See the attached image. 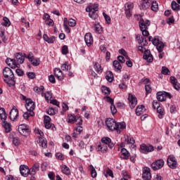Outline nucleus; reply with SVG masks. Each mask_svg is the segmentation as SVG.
<instances>
[{
	"instance_id": "f257e3e1",
	"label": "nucleus",
	"mask_w": 180,
	"mask_h": 180,
	"mask_svg": "<svg viewBox=\"0 0 180 180\" xmlns=\"http://www.w3.org/2000/svg\"><path fill=\"white\" fill-rule=\"evenodd\" d=\"M105 125L108 127V130L114 131L116 130L117 133H122L123 129H126V123L124 122H118L117 123L113 118H108L105 120Z\"/></svg>"
},
{
	"instance_id": "f03ea898",
	"label": "nucleus",
	"mask_w": 180,
	"mask_h": 180,
	"mask_svg": "<svg viewBox=\"0 0 180 180\" xmlns=\"http://www.w3.org/2000/svg\"><path fill=\"white\" fill-rule=\"evenodd\" d=\"M3 76L4 77V82H6L9 86H15L16 82H15V75L9 68H5L3 70Z\"/></svg>"
},
{
	"instance_id": "7ed1b4c3",
	"label": "nucleus",
	"mask_w": 180,
	"mask_h": 180,
	"mask_svg": "<svg viewBox=\"0 0 180 180\" xmlns=\"http://www.w3.org/2000/svg\"><path fill=\"white\" fill-rule=\"evenodd\" d=\"M139 25L143 36H144L145 37H148V36H150V32L148 30V27L151 25V22L150 21V20H144L143 18H141Z\"/></svg>"
},
{
	"instance_id": "20e7f679",
	"label": "nucleus",
	"mask_w": 180,
	"mask_h": 180,
	"mask_svg": "<svg viewBox=\"0 0 180 180\" xmlns=\"http://www.w3.org/2000/svg\"><path fill=\"white\" fill-rule=\"evenodd\" d=\"M138 50L141 53H143V59L148 61V63H153L154 61V58L150 50H146V48L143 47V46H138Z\"/></svg>"
},
{
	"instance_id": "39448f33",
	"label": "nucleus",
	"mask_w": 180,
	"mask_h": 180,
	"mask_svg": "<svg viewBox=\"0 0 180 180\" xmlns=\"http://www.w3.org/2000/svg\"><path fill=\"white\" fill-rule=\"evenodd\" d=\"M18 131L20 134H22V136H25L26 137L30 134L32 131L30 130V127H29V125L22 124L18 126Z\"/></svg>"
},
{
	"instance_id": "423d86ee",
	"label": "nucleus",
	"mask_w": 180,
	"mask_h": 180,
	"mask_svg": "<svg viewBox=\"0 0 180 180\" xmlns=\"http://www.w3.org/2000/svg\"><path fill=\"white\" fill-rule=\"evenodd\" d=\"M25 108L27 112H30V116H34V102L32 100V98H27L25 102Z\"/></svg>"
},
{
	"instance_id": "0eeeda50",
	"label": "nucleus",
	"mask_w": 180,
	"mask_h": 180,
	"mask_svg": "<svg viewBox=\"0 0 180 180\" xmlns=\"http://www.w3.org/2000/svg\"><path fill=\"white\" fill-rule=\"evenodd\" d=\"M167 98L171 99L172 98V96H171L169 93H167L165 91H159L157 93V99L160 102H164V101H167Z\"/></svg>"
},
{
	"instance_id": "6e6552de",
	"label": "nucleus",
	"mask_w": 180,
	"mask_h": 180,
	"mask_svg": "<svg viewBox=\"0 0 180 180\" xmlns=\"http://www.w3.org/2000/svg\"><path fill=\"white\" fill-rule=\"evenodd\" d=\"M153 44L156 46L158 51H161L164 49V43L161 41L160 37H155L153 38Z\"/></svg>"
},
{
	"instance_id": "1a4fd4ad",
	"label": "nucleus",
	"mask_w": 180,
	"mask_h": 180,
	"mask_svg": "<svg viewBox=\"0 0 180 180\" xmlns=\"http://www.w3.org/2000/svg\"><path fill=\"white\" fill-rule=\"evenodd\" d=\"M176 158H175L174 155H170L167 158V165L169 168H172V169H175V168H176Z\"/></svg>"
},
{
	"instance_id": "9d476101",
	"label": "nucleus",
	"mask_w": 180,
	"mask_h": 180,
	"mask_svg": "<svg viewBox=\"0 0 180 180\" xmlns=\"http://www.w3.org/2000/svg\"><path fill=\"white\" fill-rule=\"evenodd\" d=\"M164 164L165 162H164V160L160 159L158 160L151 164V168L153 169V171H158V169H161L162 167H164Z\"/></svg>"
},
{
	"instance_id": "9b49d317",
	"label": "nucleus",
	"mask_w": 180,
	"mask_h": 180,
	"mask_svg": "<svg viewBox=\"0 0 180 180\" xmlns=\"http://www.w3.org/2000/svg\"><path fill=\"white\" fill-rule=\"evenodd\" d=\"M6 63L7 64V65H8V67H11V68H20V64L18 63L15 59H11L8 58L6 60Z\"/></svg>"
},
{
	"instance_id": "f8f14e48",
	"label": "nucleus",
	"mask_w": 180,
	"mask_h": 180,
	"mask_svg": "<svg viewBox=\"0 0 180 180\" xmlns=\"http://www.w3.org/2000/svg\"><path fill=\"white\" fill-rule=\"evenodd\" d=\"M140 151L143 154H148V153H151L154 151V147L153 146H147L146 144L141 145Z\"/></svg>"
},
{
	"instance_id": "ddd939ff",
	"label": "nucleus",
	"mask_w": 180,
	"mask_h": 180,
	"mask_svg": "<svg viewBox=\"0 0 180 180\" xmlns=\"http://www.w3.org/2000/svg\"><path fill=\"white\" fill-rule=\"evenodd\" d=\"M142 178L143 180L151 179V169L149 167H144L143 169Z\"/></svg>"
},
{
	"instance_id": "4468645a",
	"label": "nucleus",
	"mask_w": 180,
	"mask_h": 180,
	"mask_svg": "<svg viewBox=\"0 0 180 180\" xmlns=\"http://www.w3.org/2000/svg\"><path fill=\"white\" fill-rule=\"evenodd\" d=\"M18 117H19V110L18 108H13L10 111V120H12V122H15V120H18Z\"/></svg>"
},
{
	"instance_id": "2eb2a0df",
	"label": "nucleus",
	"mask_w": 180,
	"mask_h": 180,
	"mask_svg": "<svg viewBox=\"0 0 180 180\" xmlns=\"http://www.w3.org/2000/svg\"><path fill=\"white\" fill-rule=\"evenodd\" d=\"M20 172L22 176H28L30 175V169H29V167L26 165H20Z\"/></svg>"
},
{
	"instance_id": "dca6fc26",
	"label": "nucleus",
	"mask_w": 180,
	"mask_h": 180,
	"mask_svg": "<svg viewBox=\"0 0 180 180\" xmlns=\"http://www.w3.org/2000/svg\"><path fill=\"white\" fill-rule=\"evenodd\" d=\"M128 101L129 103V106L131 109H134L136 108V105H137V98L136 96L129 94L128 97Z\"/></svg>"
},
{
	"instance_id": "f3484780",
	"label": "nucleus",
	"mask_w": 180,
	"mask_h": 180,
	"mask_svg": "<svg viewBox=\"0 0 180 180\" xmlns=\"http://www.w3.org/2000/svg\"><path fill=\"white\" fill-rule=\"evenodd\" d=\"M84 41H85L86 46H88V47H89V46L92 45L94 44V37H92V34L86 33L84 35Z\"/></svg>"
},
{
	"instance_id": "a211bd4d",
	"label": "nucleus",
	"mask_w": 180,
	"mask_h": 180,
	"mask_svg": "<svg viewBox=\"0 0 180 180\" xmlns=\"http://www.w3.org/2000/svg\"><path fill=\"white\" fill-rule=\"evenodd\" d=\"M101 143H103V144H105V146L109 147V148H113V147H115V144L112 143V139H110V138L109 137L102 138Z\"/></svg>"
},
{
	"instance_id": "6ab92c4d",
	"label": "nucleus",
	"mask_w": 180,
	"mask_h": 180,
	"mask_svg": "<svg viewBox=\"0 0 180 180\" xmlns=\"http://www.w3.org/2000/svg\"><path fill=\"white\" fill-rule=\"evenodd\" d=\"M53 74L59 81H63L64 79V74H63V71H61L60 68H55Z\"/></svg>"
},
{
	"instance_id": "aec40b11",
	"label": "nucleus",
	"mask_w": 180,
	"mask_h": 180,
	"mask_svg": "<svg viewBox=\"0 0 180 180\" xmlns=\"http://www.w3.org/2000/svg\"><path fill=\"white\" fill-rule=\"evenodd\" d=\"M38 171H40V163L36 162L30 169V175H36Z\"/></svg>"
},
{
	"instance_id": "412c9836",
	"label": "nucleus",
	"mask_w": 180,
	"mask_h": 180,
	"mask_svg": "<svg viewBox=\"0 0 180 180\" xmlns=\"http://www.w3.org/2000/svg\"><path fill=\"white\" fill-rule=\"evenodd\" d=\"M43 20H45V23L48 26H54V21L50 18V15L48 13H44L43 15Z\"/></svg>"
},
{
	"instance_id": "4be33fe9",
	"label": "nucleus",
	"mask_w": 180,
	"mask_h": 180,
	"mask_svg": "<svg viewBox=\"0 0 180 180\" xmlns=\"http://www.w3.org/2000/svg\"><path fill=\"white\" fill-rule=\"evenodd\" d=\"M170 82L172 84L174 89L180 91V84L178 82V79L175 77H170Z\"/></svg>"
},
{
	"instance_id": "5701e85b",
	"label": "nucleus",
	"mask_w": 180,
	"mask_h": 180,
	"mask_svg": "<svg viewBox=\"0 0 180 180\" xmlns=\"http://www.w3.org/2000/svg\"><path fill=\"white\" fill-rule=\"evenodd\" d=\"M15 58H16V63H18V64H23V63H25V53L22 54V53H15Z\"/></svg>"
},
{
	"instance_id": "b1692460",
	"label": "nucleus",
	"mask_w": 180,
	"mask_h": 180,
	"mask_svg": "<svg viewBox=\"0 0 180 180\" xmlns=\"http://www.w3.org/2000/svg\"><path fill=\"white\" fill-rule=\"evenodd\" d=\"M151 5V0H143L142 4H141L140 9H143L146 11V9H148Z\"/></svg>"
},
{
	"instance_id": "393cba45",
	"label": "nucleus",
	"mask_w": 180,
	"mask_h": 180,
	"mask_svg": "<svg viewBox=\"0 0 180 180\" xmlns=\"http://www.w3.org/2000/svg\"><path fill=\"white\" fill-rule=\"evenodd\" d=\"M96 150L100 151V153H108V146L101 142L97 146Z\"/></svg>"
},
{
	"instance_id": "a878e982",
	"label": "nucleus",
	"mask_w": 180,
	"mask_h": 180,
	"mask_svg": "<svg viewBox=\"0 0 180 180\" xmlns=\"http://www.w3.org/2000/svg\"><path fill=\"white\" fill-rule=\"evenodd\" d=\"M43 39L44 41H46V43H49L50 44H52L53 43H54V41H56V37L52 36L51 37H49V36L46 34L43 35Z\"/></svg>"
},
{
	"instance_id": "bb28decb",
	"label": "nucleus",
	"mask_w": 180,
	"mask_h": 180,
	"mask_svg": "<svg viewBox=\"0 0 180 180\" xmlns=\"http://www.w3.org/2000/svg\"><path fill=\"white\" fill-rule=\"evenodd\" d=\"M112 65L116 72H122V65H120V63H119V61L114 60L112 63Z\"/></svg>"
},
{
	"instance_id": "cd10ccee",
	"label": "nucleus",
	"mask_w": 180,
	"mask_h": 180,
	"mask_svg": "<svg viewBox=\"0 0 180 180\" xmlns=\"http://www.w3.org/2000/svg\"><path fill=\"white\" fill-rule=\"evenodd\" d=\"M129 157H130V153L126 148H122L121 150V158L123 160H129Z\"/></svg>"
},
{
	"instance_id": "c85d7f7f",
	"label": "nucleus",
	"mask_w": 180,
	"mask_h": 180,
	"mask_svg": "<svg viewBox=\"0 0 180 180\" xmlns=\"http://www.w3.org/2000/svg\"><path fill=\"white\" fill-rule=\"evenodd\" d=\"M146 112V107L144 105H139L136 109L137 116H141Z\"/></svg>"
},
{
	"instance_id": "c756f323",
	"label": "nucleus",
	"mask_w": 180,
	"mask_h": 180,
	"mask_svg": "<svg viewBox=\"0 0 180 180\" xmlns=\"http://www.w3.org/2000/svg\"><path fill=\"white\" fill-rule=\"evenodd\" d=\"M61 172L65 175H71V169H70V167H68L65 165H63L61 166Z\"/></svg>"
},
{
	"instance_id": "7c9ffc66",
	"label": "nucleus",
	"mask_w": 180,
	"mask_h": 180,
	"mask_svg": "<svg viewBox=\"0 0 180 180\" xmlns=\"http://www.w3.org/2000/svg\"><path fill=\"white\" fill-rule=\"evenodd\" d=\"M37 143L39 144V146H41L43 148H46L47 147V140L43 139V137L39 138Z\"/></svg>"
},
{
	"instance_id": "2f4dec72",
	"label": "nucleus",
	"mask_w": 180,
	"mask_h": 180,
	"mask_svg": "<svg viewBox=\"0 0 180 180\" xmlns=\"http://www.w3.org/2000/svg\"><path fill=\"white\" fill-rule=\"evenodd\" d=\"M6 112H5V108H0V119L2 122H5L6 120Z\"/></svg>"
},
{
	"instance_id": "473e14b6",
	"label": "nucleus",
	"mask_w": 180,
	"mask_h": 180,
	"mask_svg": "<svg viewBox=\"0 0 180 180\" xmlns=\"http://www.w3.org/2000/svg\"><path fill=\"white\" fill-rule=\"evenodd\" d=\"M94 30L96 33H98V34H102V33L103 32L102 26H101V24H99V22L94 24Z\"/></svg>"
},
{
	"instance_id": "72a5a7b5",
	"label": "nucleus",
	"mask_w": 180,
	"mask_h": 180,
	"mask_svg": "<svg viewBox=\"0 0 180 180\" xmlns=\"http://www.w3.org/2000/svg\"><path fill=\"white\" fill-rule=\"evenodd\" d=\"M89 16L91 18L94 19V20H96L98 19V13L95 10H90L89 11Z\"/></svg>"
},
{
	"instance_id": "f704fd0d",
	"label": "nucleus",
	"mask_w": 180,
	"mask_h": 180,
	"mask_svg": "<svg viewBox=\"0 0 180 180\" xmlns=\"http://www.w3.org/2000/svg\"><path fill=\"white\" fill-rule=\"evenodd\" d=\"M113 78V73L112 72L109 71L106 72L105 79H107L108 82H112Z\"/></svg>"
},
{
	"instance_id": "c9c22d12",
	"label": "nucleus",
	"mask_w": 180,
	"mask_h": 180,
	"mask_svg": "<svg viewBox=\"0 0 180 180\" xmlns=\"http://www.w3.org/2000/svg\"><path fill=\"white\" fill-rule=\"evenodd\" d=\"M77 117L72 115H68L67 117L66 121L68 123H70L71 124L75 123V119Z\"/></svg>"
},
{
	"instance_id": "e433bc0d",
	"label": "nucleus",
	"mask_w": 180,
	"mask_h": 180,
	"mask_svg": "<svg viewBox=\"0 0 180 180\" xmlns=\"http://www.w3.org/2000/svg\"><path fill=\"white\" fill-rule=\"evenodd\" d=\"M156 109L158 113V117H159V119H162V117H164V115H165V112H164V108L159 107Z\"/></svg>"
},
{
	"instance_id": "4c0bfd02",
	"label": "nucleus",
	"mask_w": 180,
	"mask_h": 180,
	"mask_svg": "<svg viewBox=\"0 0 180 180\" xmlns=\"http://www.w3.org/2000/svg\"><path fill=\"white\" fill-rule=\"evenodd\" d=\"M44 124V127L46 129H51V130H53V131H56V126L53 124H51V122H45Z\"/></svg>"
},
{
	"instance_id": "58836bf2",
	"label": "nucleus",
	"mask_w": 180,
	"mask_h": 180,
	"mask_svg": "<svg viewBox=\"0 0 180 180\" xmlns=\"http://www.w3.org/2000/svg\"><path fill=\"white\" fill-rule=\"evenodd\" d=\"M41 96H44L46 101H49L53 96L51 95V92L47 91L46 93H41Z\"/></svg>"
},
{
	"instance_id": "ea45409f",
	"label": "nucleus",
	"mask_w": 180,
	"mask_h": 180,
	"mask_svg": "<svg viewBox=\"0 0 180 180\" xmlns=\"http://www.w3.org/2000/svg\"><path fill=\"white\" fill-rule=\"evenodd\" d=\"M91 168V176L92 178H96L98 173L96 172V169H95V167H94V165H91L89 166Z\"/></svg>"
},
{
	"instance_id": "a19ab883",
	"label": "nucleus",
	"mask_w": 180,
	"mask_h": 180,
	"mask_svg": "<svg viewBox=\"0 0 180 180\" xmlns=\"http://www.w3.org/2000/svg\"><path fill=\"white\" fill-rule=\"evenodd\" d=\"M94 70H96V72H98V74H102V66H101L99 63H96L94 64Z\"/></svg>"
},
{
	"instance_id": "79ce46f5",
	"label": "nucleus",
	"mask_w": 180,
	"mask_h": 180,
	"mask_svg": "<svg viewBox=\"0 0 180 180\" xmlns=\"http://www.w3.org/2000/svg\"><path fill=\"white\" fill-rule=\"evenodd\" d=\"M30 63H31L34 67H37V65H40V59L34 58L32 60H30Z\"/></svg>"
},
{
	"instance_id": "37998d69",
	"label": "nucleus",
	"mask_w": 180,
	"mask_h": 180,
	"mask_svg": "<svg viewBox=\"0 0 180 180\" xmlns=\"http://www.w3.org/2000/svg\"><path fill=\"white\" fill-rule=\"evenodd\" d=\"M172 9L173 11H180V6L176 3V1H173L172 2Z\"/></svg>"
},
{
	"instance_id": "c03bdc74",
	"label": "nucleus",
	"mask_w": 180,
	"mask_h": 180,
	"mask_svg": "<svg viewBox=\"0 0 180 180\" xmlns=\"http://www.w3.org/2000/svg\"><path fill=\"white\" fill-rule=\"evenodd\" d=\"M3 123H4V127L5 129L6 133H9V131H11V124L6 122V120L3 122Z\"/></svg>"
},
{
	"instance_id": "a18cd8bd",
	"label": "nucleus",
	"mask_w": 180,
	"mask_h": 180,
	"mask_svg": "<svg viewBox=\"0 0 180 180\" xmlns=\"http://www.w3.org/2000/svg\"><path fill=\"white\" fill-rule=\"evenodd\" d=\"M137 39H138V42L139 43V44H141V46H147V40L144 39V38L143 37H137Z\"/></svg>"
},
{
	"instance_id": "49530a36",
	"label": "nucleus",
	"mask_w": 180,
	"mask_h": 180,
	"mask_svg": "<svg viewBox=\"0 0 180 180\" xmlns=\"http://www.w3.org/2000/svg\"><path fill=\"white\" fill-rule=\"evenodd\" d=\"M133 8H134V4L131 2L125 4V11H133Z\"/></svg>"
},
{
	"instance_id": "de8ad7c7",
	"label": "nucleus",
	"mask_w": 180,
	"mask_h": 180,
	"mask_svg": "<svg viewBox=\"0 0 180 180\" xmlns=\"http://www.w3.org/2000/svg\"><path fill=\"white\" fill-rule=\"evenodd\" d=\"M151 4L152 5L150 8L152 11H153V12H157V11H158V3H157V1H153Z\"/></svg>"
},
{
	"instance_id": "09e8293b",
	"label": "nucleus",
	"mask_w": 180,
	"mask_h": 180,
	"mask_svg": "<svg viewBox=\"0 0 180 180\" xmlns=\"http://www.w3.org/2000/svg\"><path fill=\"white\" fill-rule=\"evenodd\" d=\"M61 70L62 71L68 72L69 70H71V66L68 65V63H65L61 65Z\"/></svg>"
},
{
	"instance_id": "8fccbe9b",
	"label": "nucleus",
	"mask_w": 180,
	"mask_h": 180,
	"mask_svg": "<svg viewBox=\"0 0 180 180\" xmlns=\"http://www.w3.org/2000/svg\"><path fill=\"white\" fill-rule=\"evenodd\" d=\"M125 141L127 144H131L132 146L134 144V143H136V141L133 137H129V136H127L125 139Z\"/></svg>"
},
{
	"instance_id": "3c124183",
	"label": "nucleus",
	"mask_w": 180,
	"mask_h": 180,
	"mask_svg": "<svg viewBox=\"0 0 180 180\" xmlns=\"http://www.w3.org/2000/svg\"><path fill=\"white\" fill-rule=\"evenodd\" d=\"M4 22L2 23L3 26H6V27L11 26V21L8 18L4 17Z\"/></svg>"
},
{
	"instance_id": "603ef678",
	"label": "nucleus",
	"mask_w": 180,
	"mask_h": 180,
	"mask_svg": "<svg viewBox=\"0 0 180 180\" xmlns=\"http://www.w3.org/2000/svg\"><path fill=\"white\" fill-rule=\"evenodd\" d=\"M68 23L69 26H70V27H74L77 25V21H75V20H74L72 18H70L68 20Z\"/></svg>"
},
{
	"instance_id": "864d4df0",
	"label": "nucleus",
	"mask_w": 180,
	"mask_h": 180,
	"mask_svg": "<svg viewBox=\"0 0 180 180\" xmlns=\"http://www.w3.org/2000/svg\"><path fill=\"white\" fill-rule=\"evenodd\" d=\"M104 175L105 178H108V176H111V178H113V171L110 170V169H108Z\"/></svg>"
},
{
	"instance_id": "5fc2aeb1",
	"label": "nucleus",
	"mask_w": 180,
	"mask_h": 180,
	"mask_svg": "<svg viewBox=\"0 0 180 180\" xmlns=\"http://www.w3.org/2000/svg\"><path fill=\"white\" fill-rule=\"evenodd\" d=\"M169 69H168L167 67L163 66L162 68V74H163V75H169Z\"/></svg>"
},
{
	"instance_id": "6e6d98bb",
	"label": "nucleus",
	"mask_w": 180,
	"mask_h": 180,
	"mask_svg": "<svg viewBox=\"0 0 180 180\" xmlns=\"http://www.w3.org/2000/svg\"><path fill=\"white\" fill-rule=\"evenodd\" d=\"M119 53H120V54H122V56H124V57H125V58H127V60H130V58H129V56H127V52H126V51L124 49H120Z\"/></svg>"
},
{
	"instance_id": "4d7b16f0",
	"label": "nucleus",
	"mask_w": 180,
	"mask_h": 180,
	"mask_svg": "<svg viewBox=\"0 0 180 180\" xmlns=\"http://www.w3.org/2000/svg\"><path fill=\"white\" fill-rule=\"evenodd\" d=\"M44 90V86H35L34 87V92H37V94H40V92H41V91Z\"/></svg>"
},
{
	"instance_id": "13d9d810",
	"label": "nucleus",
	"mask_w": 180,
	"mask_h": 180,
	"mask_svg": "<svg viewBox=\"0 0 180 180\" xmlns=\"http://www.w3.org/2000/svg\"><path fill=\"white\" fill-rule=\"evenodd\" d=\"M120 89H127V84H126V82L124 80L121 81V84H119Z\"/></svg>"
},
{
	"instance_id": "bf43d9fd",
	"label": "nucleus",
	"mask_w": 180,
	"mask_h": 180,
	"mask_svg": "<svg viewBox=\"0 0 180 180\" xmlns=\"http://www.w3.org/2000/svg\"><path fill=\"white\" fill-rule=\"evenodd\" d=\"M56 157L58 160H60V161H64L65 160V156L61 153H56Z\"/></svg>"
},
{
	"instance_id": "052dcab7",
	"label": "nucleus",
	"mask_w": 180,
	"mask_h": 180,
	"mask_svg": "<svg viewBox=\"0 0 180 180\" xmlns=\"http://www.w3.org/2000/svg\"><path fill=\"white\" fill-rule=\"evenodd\" d=\"M25 58H27L29 61H31L32 59L34 58V55L33 54V53L30 52L28 55L25 53Z\"/></svg>"
},
{
	"instance_id": "680f3d73",
	"label": "nucleus",
	"mask_w": 180,
	"mask_h": 180,
	"mask_svg": "<svg viewBox=\"0 0 180 180\" xmlns=\"http://www.w3.org/2000/svg\"><path fill=\"white\" fill-rule=\"evenodd\" d=\"M102 91H103V94H105V95H110V89H109V87L103 86L102 87Z\"/></svg>"
},
{
	"instance_id": "e2e57ef3",
	"label": "nucleus",
	"mask_w": 180,
	"mask_h": 180,
	"mask_svg": "<svg viewBox=\"0 0 180 180\" xmlns=\"http://www.w3.org/2000/svg\"><path fill=\"white\" fill-rule=\"evenodd\" d=\"M145 91L147 94H151V91H153V89L151 88V85L150 84H146L145 85Z\"/></svg>"
},
{
	"instance_id": "0e129e2a",
	"label": "nucleus",
	"mask_w": 180,
	"mask_h": 180,
	"mask_svg": "<svg viewBox=\"0 0 180 180\" xmlns=\"http://www.w3.org/2000/svg\"><path fill=\"white\" fill-rule=\"evenodd\" d=\"M75 122H76L77 124L79 126H82V118L80 116L76 117Z\"/></svg>"
},
{
	"instance_id": "69168bd1",
	"label": "nucleus",
	"mask_w": 180,
	"mask_h": 180,
	"mask_svg": "<svg viewBox=\"0 0 180 180\" xmlns=\"http://www.w3.org/2000/svg\"><path fill=\"white\" fill-rule=\"evenodd\" d=\"M153 109H158V108H161L160 106V103L158 102V101L155 100L153 101Z\"/></svg>"
},
{
	"instance_id": "338daca9",
	"label": "nucleus",
	"mask_w": 180,
	"mask_h": 180,
	"mask_svg": "<svg viewBox=\"0 0 180 180\" xmlns=\"http://www.w3.org/2000/svg\"><path fill=\"white\" fill-rule=\"evenodd\" d=\"M103 15L105 20V22L109 25L110 23V17L106 14V13H103Z\"/></svg>"
},
{
	"instance_id": "774afa93",
	"label": "nucleus",
	"mask_w": 180,
	"mask_h": 180,
	"mask_svg": "<svg viewBox=\"0 0 180 180\" xmlns=\"http://www.w3.org/2000/svg\"><path fill=\"white\" fill-rule=\"evenodd\" d=\"M6 178L7 180H19L18 177H15L13 175H7Z\"/></svg>"
}]
</instances>
